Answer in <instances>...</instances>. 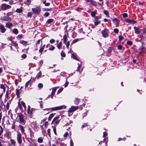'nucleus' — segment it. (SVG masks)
<instances>
[{"label": "nucleus", "mask_w": 146, "mask_h": 146, "mask_svg": "<svg viewBox=\"0 0 146 146\" xmlns=\"http://www.w3.org/2000/svg\"><path fill=\"white\" fill-rule=\"evenodd\" d=\"M0 135H1L3 132V129L1 126L0 125Z\"/></svg>", "instance_id": "nucleus-43"}, {"label": "nucleus", "mask_w": 146, "mask_h": 146, "mask_svg": "<svg viewBox=\"0 0 146 146\" xmlns=\"http://www.w3.org/2000/svg\"><path fill=\"white\" fill-rule=\"evenodd\" d=\"M36 110V109H35L33 108H31V110H30V114L31 116H32L34 113L35 112V111Z\"/></svg>", "instance_id": "nucleus-18"}, {"label": "nucleus", "mask_w": 146, "mask_h": 146, "mask_svg": "<svg viewBox=\"0 0 146 146\" xmlns=\"http://www.w3.org/2000/svg\"><path fill=\"white\" fill-rule=\"evenodd\" d=\"M37 141L39 143H41L43 142V139L40 137H39L37 139Z\"/></svg>", "instance_id": "nucleus-28"}, {"label": "nucleus", "mask_w": 146, "mask_h": 146, "mask_svg": "<svg viewBox=\"0 0 146 146\" xmlns=\"http://www.w3.org/2000/svg\"><path fill=\"white\" fill-rule=\"evenodd\" d=\"M11 8V6L5 3H4L2 4L1 9L2 10L4 11L8 9H9Z\"/></svg>", "instance_id": "nucleus-7"}, {"label": "nucleus", "mask_w": 146, "mask_h": 146, "mask_svg": "<svg viewBox=\"0 0 146 146\" xmlns=\"http://www.w3.org/2000/svg\"><path fill=\"white\" fill-rule=\"evenodd\" d=\"M57 88L55 87L52 89V93H51V98H53V97L54 95L55 94V92Z\"/></svg>", "instance_id": "nucleus-15"}, {"label": "nucleus", "mask_w": 146, "mask_h": 146, "mask_svg": "<svg viewBox=\"0 0 146 146\" xmlns=\"http://www.w3.org/2000/svg\"><path fill=\"white\" fill-rule=\"evenodd\" d=\"M101 33L102 36L104 38L108 37V32L105 30L102 31L101 32Z\"/></svg>", "instance_id": "nucleus-10"}, {"label": "nucleus", "mask_w": 146, "mask_h": 146, "mask_svg": "<svg viewBox=\"0 0 146 146\" xmlns=\"http://www.w3.org/2000/svg\"><path fill=\"white\" fill-rule=\"evenodd\" d=\"M0 88L3 89V91L4 92H5V88L3 84H1Z\"/></svg>", "instance_id": "nucleus-35"}, {"label": "nucleus", "mask_w": 146, "mask_h": 146, "mask_svg": "<svg viewBox=\"0 0 146 146\" xmlns=\"http://www.w3.org/2000/svg\"><path fill=\"white\" fill-rule=\"evenodd\" d=\"M9 3L10 5H12L14 4V1L12 0H10L9 2Z\"/></svg>", "instance_id": "nucleus-61"}, {"label": "nucleus", "mask_w": 146, "mask_h": 146, "mask_svg": "<svg viewBox=\"0 0 146 146\" xmlns=\"http://www.w3.org/2000/svg\"><path fill=\"white\" fill-rule=\"evenodd\" d=\"M123 37L121 36H119V40H121L123 39Z\"/></svg>", "instance_id": "nucleus-59"}, {"label": "nucleus", "mask_w": 146, "mask_h": 146, "mask_svg": "<svg viewBox=\"0 0 146 146\" xmlns=\"http://www.w3.org/2000/svg\"><path fill=\"white\" fill-rule=\"evenodd\" d=\"M55 42V40L53 39H51L50 40V42L51 44L54 43Z\"/></svg>", "instance_id": "nucleus-49"}, {"label": "nucleus", "mask_w": 146, "mask_h": 146, "mask_svg": "<svg viewBox=\"0 0 146 146\" xmlns=\"http://www.w3.org/2000/svg\"><path fill=\"white\" fill-rule=\"evenodd\" d=\"M142 31H143V34H146V28H143Z\"/></svg>", "instance_id": "nucleus-57"}, {"label": "nucleus", "mask_w": 146, "mask_h": 146, "mask_svg": "<svg viewBox=\"0 0 146 146\" xmlns=\"http://www.w3.org/2000/svg\"><path fill=\"white\" fill-rule=\"evenodd\" d=\"M45 46V44H44L42 47L40 48L39 50V52L41 53V54H42V51H43L44 47Z\"/></svg>", "instance_id": "nucleus-20"}, {"label": "nucleus", "mask_w": 146, "mask_h": 146, "mask_svg": "<svg viewBox=\"0 0 146 146\" xmlns=\"http://www.w3.org/2000/svg\"><path fill=\"white\" fill-rule=\"evenodd\" d=\"M127 44L129 45H131L132 44V42L131 41H128L127 42Z\"/></svg>", "instance_id": "nucleus-54"}, {"label": "nucleus", "mask_w": 146, "mask_h": 146, "mask_svg": "<svg viewBox=\"0 0 146 146\" xmlns=\"http://www.w3.org/2000/svg\"><path fill=\"white\" fill-rule=\"evenodd\" d=\"M19 120V123L22 125H25L26 122V120L24 119L25 116L21 114H19L18 115Z\"/></svg>", "instance_id": "nucleus-1"}, {"label": "nucleus", "mask_w": 146, "mask_h": 146, "mask_svg": "<svg viewBox=\"0 0 146 146\" xmlns=\"http://www.w3.org/2000/svg\"><path fill=\"white\" fill-rule=\"evenodd\" d=\"M112 47H109L108 49V53H110L112 50Z\"/></svg>", "instance_id": "nucleus-37"}, {"label": "nucleus", "mask_w": 146, "mask_h": 146, "mask_svg": "<svg viewBox=\"0 0 146 146\" xmlns=\"http://www.w3.org/2000/svg\"><path fill=\"white\" fill-rule=\"evenodd\" d=\"M139 50H140V51L139 52V54H141L143 52H144L145 50V48L144 47H142L139 48Z\"/></svg>", "instance_id": "nucleus-16"}, {"label": "nucleus", "mask_w": 146, "mask_h": 146, "mask_svg": "<svg viewBox=\"0 0 146 146\" xmlns=\"http://www.w3.org/2000/svg\"><path fill=\"white\" fill-rule=\"evenodd\" d=\"M19 127L20 128L21 133H24L25 130L23 127L22 125H19Z\"/></svg>", "instance_id": "nucleus-17"}, {"label": "nucleus", "mask_w": 146, "mask_h": 146, "mask_svg": "<svg viewBox=\"0 0 146 146\" xmlns=\"http://www.w3.org/2000/svg\"><path fill=\"white\" fill-rule=\"evenodd\" d=\"M41 71H40L37 74L36 76V78H37V79L41 77Z\"/></svg>", "instance_id": "nucleus-36"}, {"label": "nucleus", "mask_w": 146, "mask_h": 146, "mask_svg": "<svg viewBox=\"0 0 146 146\" xmlns=\"http://www.w3.org/2000/svg\"><path fill=\"white\" fill-rule=\"evenodd\" d=\"M55 113H51L49 116L48 119V121H50L51 119L54 116Z\"/></svg>", "instance_id": "nucleus-21"}, {"label": "nucleus", "mask_w": 146, "mask_h": 146, "mask_svg": "<svg viewBox=\"0 0 146 146\" xmlns=\"http://www.w3.org/2000/svg\"><path fill=\"white\" fill-rule=\"evenodd\" d=\"M114 32L116 33H118L119 32V30L118 29H113Z\"/></svg>", "instance_id": "nucleus-47"}, {"label": "nucleus", "mask_w": 146, "mask_h": 146, "mask_svg": "<svg viewBox=\"0 0 146 146\" xmlns=\"http://www.w3.org/2000/svg\"><path fill=\"white\" fill-rule=\"evenodd\" d=\"M51 46H52V47L49 48L48 49V50H50L52 51L55 48V47L53 46L52 45H51Z\"/></svg>", "instance_id": "nucleus-39"}, {"label": "nucleus", "mask_w": 146, "mask_h": 146, "mask_svg": "<svg viewBox=\"0 0 146 146\" xmlns=\"http://www.w3.org/2000/svg\"><path fill=\"white\" fill-rule=\"evenodd\" d=\"M86 3L88 5H92L94 6H96L97 5V2L92 0H85Z\"/></svg>", "instance_id": "nucleus-5"}, {"label": "nucleus", "mask_w": 146, "mask_h": 146, "mask_svg": "<svg viewBox=\"0 0 146 146\" xmlns=\"http://www.w3.org/2000/svg\"><path fill=\"white\" fill-rule=\"evenodd\" d=\"M112 21L113 22L117 24H118L120 22V21L115 18L112 19Z\"/></svg>", "instance_id": "nucleus-19"}, {"label": "nucleus", "mask_w": 146, "mask_h": 146, "mask_svg": "<svg viewBox=\"0 0 146 146\" xmlns=\"http://www.w3.org/2000/svg\"><path fill=\"white\" fill-rule=\"evenodd\" d=\"M53 21L54 20L52 19H49L47 20L46 23L48 24H49L52 23Z\"/></svg>", "instance_id": "nucleus-30"}, {"label": "nucleus", "mask_w": 146, "mask_h": 146, "mask_svg": "<svg viewBox=\"0 0 146 146\" xmlns=\"http://www.w3.org/2000/svg\"><path fill=\"white\" fill-rule=\"evenodd\" d=\"M21 104L23 106L24 108L25 109H26V106L25 103L21 101Z\"/></svg>", "instance_id": "nucleus-40"}, {"label": "nucleus", "mask_w": 146, "mask_h": 146, "mask_svg": "<svg viewBox=\"0 0 146 146\" xmlns=\"http://www.w3.org/2000/svg\"><path fill=\"white\" fill-rule=\"evenodd\" d=\"M60 116L58 115L55 117L52 120L51 123V124L54 123V125H56L59 124L61 119H60Z\"/></svg>", "instance_id": "nucleus-3"}, {"label": "nucleus", "mask_w": 146, "mask_h": 146, "mask_svg": "<svg viewBox=\"0 0 146 146\" xmlns=\"http://www.w3.org/2000/svg\"><path fill=\"white\" fill-rule=\"evenodd\" d=\"M80 99L78 98H76L74 102L76 104H78L79 103Z\"/></svg>", "instance_id": "nucleus-25"}, {"label": "nucleus", "mask_w": 146, "mask_h": 146, "mask_svg": "<svg viewBox=\"0 0 146 146\" xmlns=\"http://www.w3.org/2000/svg\"><path fill=\"white\" fill-rule=\"evenodd\" d=\"M61 56L62 57H64L66 56V54L64 52L62 51L61 53Z\"/></svg>", "instance_id": "nucleus-41"}, {"label": "nucleus", "mask_w": 146, "mask_h": 146, "mask_svg": "<svg viewBox=\"0 0 146 146\" xmlns=\"http://www.w3.org/2000/svg\"><path fill=\"white\" fill-rule=\"evenodd\" d=\"M127 14L126 13H124L122 15L123 17L126 18L127 17Z\"/></svg>", "instance_id": "nucleus-62"}, {"label": "nucleus", "mask_w": 146, "mask_h": 146, "mask_svg": "<svg viewBox=\"0 0 146 146\" xmlns=\"http://www.w3.org/2000/svg\"><path fill=\"white\" fill-rule=\"evenodd\" d=\"M12 144L14 146H16V141L14 139H11L10 140Z\"/></svg>", "instance_id": "nucleus-23"}, {"label": "nucleus", "mask_w": 146, "mask_h": 146, "mask_svg": "<svg viewBox=\"0 0 146 146\" xmlns=\"http://www.w3.org/2000/svg\"><path fill=\"white\" fill-rule=\"evenodd\" d=\"M125 22L127 23H130L132 22V20L129 19H126L125 20Z\"/></svg>", "instance_id": "nucleus-56"}, {"label": "nucleus", "mask_w": 146, "mask_h": 146, "mask_svg": "<svg viewBox=\"0 0 146 146\" xmlns=\"http://www.w3.org/2000/svg\"><path fill=\"white\" fill-rule=\"evenodd\" d=\"M23 35L22 34L19 35L17 37V39H21Z\"/></svg>", "instance_id": "nucleus-42"}, {"label": "nucleus", "mask_w": 146, "mask_h": 146, "mask_svg": "<svg viewBox=\"0 0 146 146\" xmlns=\"http://www.w3.org/2000/svg\"><path fill=\"white\" fill-rule=\"evenodd\" d=\"M62 46V42H60V43L59 44H58L56 46L58 48L59 50L61 48Z\"/></svg>", "instance_id": "nucleus-22"}, {"label": "nucleus", "mask_w": 146, "mask_h": 146, "mask_svg": "<svg viewBox=\"0 0 146 146\" xmlns=\"http://www.w3.org/2000/svg\"><path fill=\"white\" fill-rule=\"evenodd\" d=\"M64 108H66L65 106H59L56 107H53L51 108H46L44 109V110H47V111L50 110V109H51V110L52 111H55L62 109Z\"/></svg>", "instance_id": "nucleus-2"}, {"label": "nucleus", "mask_w": 146, "mask_h": 146, "mask_svg": "<svg viewBox=\"0 0 146 146\" xmlns=\"http://www.w3.org/2000/svg\"><path fill=\"white\" fill-rule=\"evenodd\" d=\"M53 130L54 134H55L56 135H57V134L56 132V129L55 127H54Z\"/></svg>", "instance_id": "nucleus-53"}, {"label": "nucleus", "mask_w": 146, "mask_h": 146, "mask_svg": "<svg viewBox=\"0 0 146 146\" xmlns=\"http://www.w3.org/2000/svg\"><path fill=\"white\" fill-rule=\"evenodd\" d=\"M19 42L23 45H25L27 43V42L23 40H22L20 41Z\"/></svg>", "instance_id": "nucleus-24"}, {"label": "nucleus", "mask_w": 146, "mask_h": 146, "mask_svg": "<svg viewBox=\"0 0 146 146\" xmlns=\"http://www.w3.org/2000/svg\"><path fill=\"white\" fill-rule=\"evenodd\" d=\"M13 33L17 34L18 33V31L17 29H14L13 30Z\"/></svg>", "instance_id": "nucleus-32"}, {"label": "nucleus", "mask_w": 146, "mask_h": 146, "mask_svg": "<svg viewBox=\"0 0 146 146\" xmlns=\"http://www.w3.org/2000/svg\"><path fill=\"white\" fill-rule=\"evenodd\" d=\"M30 109H31L30 106L29 105L28 107L27 110L28 113H30Z\"/></svg>", "instance_id": "nucleus-52"}, {"label": "nucleus", "mask_w": 146, "mask_h": 146, "mask_svg": "<svg viewBox=\"0 0 146 146\" xmlns=\"http://www.w3.org/2000/svg\"><path fill=\"white\" fill-rule=\"evenodd\" d=\"M133 28L135 30V33L137 34H139L141 31V29H139L136 27H134Z\"/></svg>", "instance_id": "nucleus-11"}, {"label": "nucleus", "mask_w": 146, "mask_h": 146, "mask_svg": "<svg viewBox=\"0 0 146 146\" xmlns=\"http://www.w3.org/2000/svg\"><path fill=\"white\" fill-rule=\"evenodd\" d=\"M48 125V121H46L44 124V126L45 127H46Z\"/></svg>", "instance_id": "nucleus-60"}, {"label": "nucleus", "mask_w": 146, "mask_h": 146, "mask_svg": "<svg viewBox=\"0 0 146 146\" xmlns=\"http://www.w3.org/2000/svg\"><path fill=\"white\" fill-rule=\"evenodd\" d=\"M4 137L8 139H10L11 137V134L10 132H6L4 135Z\"/></svg>", "instance_id": "nucleus-14"}, {"label": "nucleus", "mask_w": 146, "mask_h": 146, "mask_svg": "<svg viewBox=\"0 0 146 146\" xmlns=\"http://www.w3.org/2000/svg\"><path fill=\"white\" fill-rule=\"evenodd\" d=\"M66 47L67 48H69V46L70 45V42L69 41H68L66 44Z\"/></svg>", "instance_id": "nucleus-48"}, {"label": "nucleus", "mask_w": 146, "mask_h": 146, "mask_svg": "<svg viewBox=\"0 0 146 146\" xmlns=\"http://www.w3.org/2000/svg\"><path fill=\"white\" fill-rule=\"evenodd\" d=\"M13 26V24L12 23L9 22H8L6 23L5 24V27L8 28L9 29H10Z\"/></svg>", "instance_id": "nucleus-13"}, {"label": "nucleus", "mask_w": 146, "mask_h": 146, "mask_svg": "<svg viewBox=\"0 0 146 146\" xmlns=\"http://www.w3.org/2000/svg\"><path fill=\"white\" fill-rule=\"evenodd\" d=\"M122 46L121 45H118L117 46V48L119 50H121L122 49Z\"/></svg>", "instance_id": "nucleus-63"}, {"label": "nucleus", "mask_w": 146, "mask_h": 146, "mask_svg": "<svg viewBox=\"0 0 146 146\" xmlns=\"http://www.w3.org/2000/svg\"><path fill=\"white\" fill-rule=\"evenodd\" d=\"M63 40H67V37L66 34H65L64 35L63 38Z\"/></svg>", "instance_id": "nucleus-44"}, {"label": "nucleus", "mask_w": 146, "mask_h": 146, "mask_svg": "<svg viewBox=\"0 0 146 146\" xmlns=\"http://www.w3.org/2000/svg\"><path fill=\"white\" fill-rule=\"evenodd\" d=\"M100 21L97 20L96 21L94 22L95 25L96 26L97 25L100 23Z\"/></svg>", "instance_id": "nucleus-38"}, {"label": "nucleus", "mask_w": 146, "mask_h": 146, "mask_svg": "<svg viewBox=\"0 0 146 146\" xmlns=\"http://www.w3.org/2000/svg\"><path fill=\"white\" fill-rule=\"evenodd\" d=\"M31 2V0H27L25 1L24 3L26 5H29L30 4Z\"/></svg>", "instance_id": "nucleus-33"}, {"label": "nucleus", "mask_w": 146, "mask_h": 146, "mask_svg": "<svg viewBox=\"0 0 146 146\" xmlns=\"http://www.w3.org/2000/svg\"><path fill=\"white\" fill-rule=\"evenodd\" d=\"M27 16L28 17H31L32 16V14L31 12L28 13Z\"/></svg>", "instance_id": "nucleus-64"}, {"label": "nucleus", "mask_w": 146, "mask_h": 146, "mask_svg": "<svg viewBox=\"0 0 146 146\" xmlns=\"http://www.w3.org/2000/svg\"><path fill=\"white\" fill-rule=\"evenodd\" d=\"M104 13L107 16L109 14V12L107 11L104 10Z\"/></svg>", "instance_id": "nucleus-55"}, {"label": "nucleus", "mask_w": 146, "mask_h": 146, "mask_svg": "<svg viewBox=\"0 0 146 146\" xmlns=\"http://www.w3.org/2000/svg\"><path fill=\"white\" fill-rule=\"evenodd\" d=\"M78 109V106H72L71 108L69 109L68 112V113H72Z\"/></svg>", "instance_id": "nucleus-8"}, {"label": "nucleus", "mask_w": 146, "mask_h": 146, "mask_svg": "<svg viewBox=\"0 0 146 146\" xmlns=\"http://www.w3.org/2000/svg\"><path fill=\"white\" fill-rule=\"evenodd\" d=\"M11 42L13 46H15V47H16L18 46V44L16 42L13 41H12Z\"/></svg>", "instance_id": "nucleus-34"}, {"label": "nucleus", "mask_w": 146, "mask_h": 146, "mask_svg": "<svg viewBox=\"0 0 146 146\" xmlns=\"http://www.w3.org/2000/svg\"><path fill=\"white\" fill-rule=\"evenodd\" d=\"M32 10L34 13L36 14H39L41 11L40 9L38 7H35L32 8Z\"/></svg>", "instance_id": "nucleus-6"}, {"label": "nucleus", "mask_w": 146, "mask_h": 146, "mask_svg": "<svg viewBox=\"0 0 146 146\" xmlns=\"http://www.w3.org/2000/svg\"><path fill=\"white\" fill-rule=\"evenodd\" d=\"M17 142L19 145H21L22 143V139L21 133L19 132H17Z\"/></svg>", "instance_id": "nucleus-4"}, {"label": "nucleus", "mask_w": 146, "mask_h": 146, "mask_svg": "<svg viewBox=\"0 0 146 146\" xmlns=\"http://www.w3.org/2000/svg\"><path fill=\"white\" fill-rule=\"evenodd\" d=\"M23 11L22 9L18 8L15 11L17 13H21Z\"/></svg>", "instance_id": "nucleus-26"}, {"label": "nucleus", "mask_w": 146, "mask_h": 146, "mask_svg": "<svg viewBox=\"0 0 146 146\" xmlns=\"http://www.w3.org/2000/svg\"><path fill=\"white\" fill-rule=\"evenodd\" d=\"M91 15L92 17H94L96 15V12L95 11L92 12Z\"/></svg>", "instance_id": "nucleus-45"}, {"label": "nucleus", "mask_w": 146, "mask_h": 146, "mask_svg": "<svg viewBox=\"0 0 146 146\" xmlns=\"http://www.w3.org/2000/svg\"><path fill=\"white\" fill-rule=\"evenodd\" d=\"M43 84L42 83H39L38 85V87L39 88H42L43 87Z\"/></svg>", "instance_id": "nucleus-58"}, {"label": "nucleus", "mask_w": 146, "mask_h": 146, "mask_svg": "<svg viewBox=\"0 0 146 146\" xmlns=\"http://www.w3.org/2000/svg\"><path fill=\"white\" fill-rule=\"evenodd\" d=\"M15 93L17 97L18 98L19 97V95L20 94L19 90L18 89H16V90Z\"/></svg>", "instance_id": "nucleus-27"}, {"label": "nucleus", "mask_w": 146, "mask_h": 146, "mask_svg": "<svg viewBox=\"0 0 146 146\" xmlns=\"http://www.w3.org/2000/svg\"><path fill=\"white\" fill-rule=\"evenodd\" d=\"M30 80H29V81H28V82H27L26 84H25V88H27L28 87V85H29V83H30Z\"/></svg>", "instance_id": "nucleus-50"}, {"label": "nucleus", "mask_w": 146, "mask_h": 146, "mask_svg": "<svg viewBox=\"0 0 146 146\" xmlns=\"http://www.w3.org/2000/svg\"><path fill=\"white\" fill-rule=\"evenodd\" d=\"M42 3L43 4L45 5L46 6H49L50 5V4L48 2V3H46V0H45L44 1H43L42 2Z\"/></svg>", "instance_id": "nucleus-29"}, {"label": "nucleus", "mask_w": 146, "mask_h": 146, "mask_svg": "<svg viewBox=\"0 0 146 146\" xmlns=\"http://www.w3.org/2000/svg\"><path fill=\"white\" fill-rule=\"evenodd\" d=\"M63 90V88H61L60 89H59L57 92V94H58L60 93Z\"/></svg>", "instance_id": "nucleus-51"}, {"label": "nucleus", "mask_w": 146, "mask_h": 146, "mask_svg": "<svg viewBox=\"0 0 146 146\" xmlns=\"http://www.w3.org/2000/svg\"><path fill=\"white\" fill-rule=\"evenodd\" d=\"M27 56L26 54H23L21 56V58L23 59H25L27 57Z\"/></svg>", "instance_id": "nucleus-46"}, {"label": "nucleus", "mask_w": 146, "mask_h": 146, "mask_svg": "<svg viewBox=\"0 0 146 146\" xmlns=\"http://www.w3.org/2000/svg\"><path fill=\"white\" fill-rule=\"evenodd\" d=\"M0 31L2 33H3L6 31V29L4 25L2 24L0 25Z\"/></svg>", "instance_id": "nucleus-12"}, {"label": "nucleus", "mask_w": 146, "mask_h": 146, "mask_svg": "<svg viewBox=\"0 0 146 146\" xmlns=\"http://www.w3.org/2000/svg\"><path fill=\"white\" fill-rule=\"evenodd\" d=\"M1 19L2 21L8 22H11L12 20V19L11 18L5 16L4 17L2 18H1Z\"/></svg>", "instance_id": "nucleus-9"}, {"label": "nucleus", "mask_w": 146, "mask_h": 146, "mask_svg": "<svg viewBox=\"0 0 146 146\" xmlns=\"http://www.w3.org/2000/svg\"><path fill=\"white\" fill-rule=\"evenodd\" d=\"M79 40V39L77 38L76 39H75L71 43V44L70 45V46H71L72 44L77 42Z\"/></svg>", "instance_id": "nucleus-31"}]
</instances>
